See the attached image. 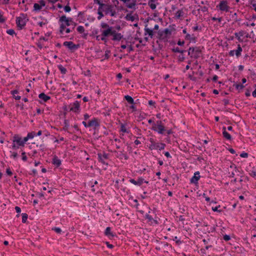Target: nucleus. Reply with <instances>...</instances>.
Instances as JSON below:
<instances>
[{
  "mask_svg": "<svg viewBox=\"0 0 256 256\" xmlns=\"http://www.w3.org/2000/svg\"><path fill=\"white\" fill-rule=\"evenodd\" d=\"M152 130L161 134H164L165 131H166L165 127L161 120H158L156 123H154Z\"/></svg>",
  "mask_w": 256,
  "mask_h": 256,
  "instance_id": "20e7f679",
  "label": "nucleus"
},
{
  "mask_svg": "<svg viewBox=\"0 0 256 256\" xmlns=\"http://www.w3.org/2000/svg\"><path fill=\"white\" fill-rule=\"evenodd\" d=\"M164 32L166 35H168V34L170 35V34H172V31L170 30H169L168 28H167L164 29Z\"/></svg>",
  "mask_w": 256,
  "mask_h": 256,
  "instance_id": "3c124183",
  "label": "nucleus"
},
{
  "mask_svg": "<svg viewBox=\"0 0 256 256\" xmlns=\"http://www.w3.org/2000/svg\"><path fill=\"white\" fill-rule=\"evenodd\" d=\"M235 17V19H234V20L235 22H240V18H238V17H237V14L236 12H235L233 15H232V18H234Z\"/></svg>",
  "mask_w": 256,
  "mask_h": 256,
  "instance_id": "4d7b16f0",
  "label": "nucleus"
},
{
  "mask_svg": "<svg viewBox=\"0 0 256 256\" xmlns=\"http://www.w3.org/2000/svg\"><path fill=\"white\" fill-rule=\"evenodd\" d=\"M39 2H40V5L41 6L42 8V6H45V5H46V2H45V1L44 0H40Z\"/></svg>",
  "mask_w": 256,
  "mask_h": 256,
  "instance_id": "69168bd1",
  "label": "nucleus"
},
{
  "mask_svg": "<svg viewBox=\"0 0 256 256\" xmlns=\"http://www.w3.org/2000/svg\"><path fill=\"white\" fill-rule=\"evenodd\" d=\"M185 60V57L184 54H180L178 57V60L179 62H182Z\"/></svg>",
  "mask_w": 256,
  "mask_h": 256,
  "instance_id": "37998d69",
  "label": "nucleus"
},
{
  "mask_svg": "<svg viewBox=\"0 0 256 256\" xmlns=\"http://www.w3.org/2000/svg\"><path fill=\"white\" fill-rule=\"evenodd\" d=\"M98 14V16L97 18L98 20H100L104 16V14H103V12H97Z\"/></svg>",
  "mask_w": 256,
  "mask_h": 256,
  "instance_id": "09e8293b",
  "label": "nucleus"
},
{
  "mask_svg": "<svg viewBox=\"0 0 256 256\" xmlns=\"http://www.w3.org/2000/svg\"><path fill=\"white\" fill-rule=\"evenodd\" d=\"M12 142L14 143H16L19 146H24V142H22V139L21 137L19 136L18 135H15L12 140Z\"/></svg>",
  "mask_w": 256,
  "mask_h": 256,
  "instance_id": "2eb2a0df",
  "label": "nucleus"
},
{
  "mask_svg": "<svg viewBox=\"0 0 256 256\" xmlns=\"http://www.w3.org/2000/svg\"><path fill=\"white\" fill-rule=\"evenodd\" d=\"M64 45L72 51H74L76 50H77L79 46V44H75L71 41L64 42Z\"/></svg>",
  "mask_w": 256,
  "mask_h": 256,
  "instance_id": "ddd939ff",
  "label": "nucleus"
},
{
  "mask_svg": "<svg viewBox=\"0 0 256 256\" xmlns=\"http://www.w3.org/2000/svg\"><path fill=\"white\" fill-rule=\"evenodd\" d=\"M222 135L228 140H230L232 138L230 134L226 132V128L225 126L222 127Z\"/></svg>",
  "mask_w": 256,
  "mask_h": 256,
  "instance_id": "f3484780",
  "label": "nucleus"
},
{
  "mask_svg": "<svg viewBox=\"0 0 256 256\" xmlns=\"http://www.w3.org/2000/svg\"><path fill=\"white\" fill-rule=\"evenodd\" d=\"M27 136H28L29 139H31L34 138V136H36V134L34 132H29Z\"/></svg>",
  "mask_w": 256,
  "mask_h": 256,
  "instance_id": "a19ab883",
  "label": "nucleus"
},
{
  "mask_svg": "<svg viewBox=\"0 0 256 256\" xmlns=\"http://www.w3.org/2000/svg\"><path fill=\"white\" fill-rule=\"evenodd\" d=\"M212 20H213V21H216V20H218L219 22H220L222 20V18L220 17V18H216V17H212Z\"/></svg>",
  "mask_w": 256,
  "mask_h": 256,
  "instance_id": "bf43d9fd",
  "label": "nucleus"
},
{
  "mask_svg": "<svg viewBox=\"0 0 256 256\" xmlns=\"http://www.w3.org/2000/svg\"><path fill=\"white\" fill-rule=\"evenodd\" d=\"M166 146V144L164 143H156L155 142L152 144H150L149 146V148L151 150H162Z\"/></svg>",
  "mask_w": 256,
  "mask_h": 256,
  "instance_id": "f8f14e48",
  "label": "nucleus"
},
{
  "mask_svg": "<svg viewBox=\"0 0 256 256\" xmlns=\"http://www.w3.org/2000/svg\"><path fill=\"white\" fill-rule=\"evenodd\" d=\"M34 10H36V11L40 10L42 9L41 6H40V4H37V3H35L34 4Z\"/></svg>",
  "mask_w": 256,
  "mask_h": 256,
  "instance_id": "f704fd0d",
  "label": "nucleus"
},
{
  "mask_svg": "<svg viewBox=\"0 0 256 256\" xmlns=\"http://www.w3.org/2000/svg\"><path fill=\"white\" fill-rule=\"evenodd\" d=\"M120 130L122 132H127L126 128L124 124H121Z\"/></svg>",
  "mask_w": 256,
  "mask_h": 256,
  "instance_id": "a18cd8bd",
  "label": "nucleus"
},
{
  "mask_svg": "<svg viewBox=\"0 0 256 256\" xmlns=\"http://www.w3.org/2000/svg\"><path fill=\"white\" fill-rule=\"evenodd\" d=\"M244 32L243 30H240L238 32H235L234 35L237 38L238 40L240 41V36H244Z\"/></svg>",
  "mask_w": 256,
  "mask_h": 256,
  "instance_id": "cd10ccee",
  "label": "nucleus"
},
{
  "mask_svg": "<svg viewBox=\"0 0 256 256\" xmlns=\"http://www.w3.org/2000/svg\"><path fill=\"white\" fill-rule=\"evenodd\" d=\"M27 20L26 15L24 14L16 18V24L20 30H22L24 27Z\"/></svg>",
  "mask_w": 256,
  "mask_h": 256,
  "instance_id": "39448f33",
  "label": "nucleus"
},
{
  "mask_svg": "<svg viewBox=\"0 0 256 256\" xmlns=\"http://www.w3.org/2000/svg\"><path fill=\"white\" fill-rule=\"evenodd\" d=\"M223 239L225 241L227 242V241H228L229 240H230V236L229 235L225 234L223 236Z\"/></svg>",
  "mask_w": 256,
  "mask_h": 256,
  "instance_id": "603ef678",
  "label": "nucleus"
},
{
  "mask_svg": "<svg viewBox=\"0 0 256 256\" xmlns=\"http://www.w3.org/2000/svg\"><path fill=\"white\" fill-rule=\"evenodd\" d=\"M64 10L66 12H70L71 10V8L70 6H64Z\"/></svg>",
  "mask_w": 256,
  "mask_h": 256,
  "instance_id": "052dcab7",
  "label": "nucleus"
},
{
  "mask_svg": "<svg viewBox=\"0 0 256 256\" xmlns=\"http://www.w3.org/2000/svg\"><path fill=\"white\" fill-rule=\"evenodd\" d=\"M130 108L132 110V112H136L137 110L134 104H132V106H130Z\"/></svg>",
  "mask_w": 256,
  "mask_h": 256,
  "instance_id": "338daca9",
  "label": "nucleus"
},
{
  "mask_svg": "<svg viewBox=\"0 0 256 256\" xmlns=\"http://www.w3.org/2000/svg\"><path fill=\"white\" fill-rule=\"evenodd\" d=\"M147 24H146L145 26V28H144V31H145V33H144V35H146V34H148L149 36H150V37L151 38H152L153 36H154V32H153V30L148 28H147Z\"/></svg>",
  "mask_w": 256,
  "mask_h": 256,
  "instance_id": "aec40b11",
  "label": "nucleus"
},
{
  "mask_svg": "<svg viewBox=\"0 0 256 256\" xmlns=\"http://www.w3.org/2000/svg\"><path fill=\"white\" fill-rule=\"evenodd\" d=\"M248 156V154L247 152H242L240 154V156L244 158H247Z\"/></svg>",
  "mask_w": 256,
  "mask_h": 256,
  "instance_id": "8fccbe9b",
  "label": "nucleus"
},
{
  "mask_svg": "<svg viewBox=\"0 0 256 256\" xmlns=\"http://www.w3.org/2000/svg\"><path fill=\"white\" fill-rule=\"evenodd\" d=\"M82 74H84L85 76H90V70H86V72H82Z\"/></svg>",
  "mask_w": 256,
  "mask_h": 256,
  "instance_id": "e2e57ef3",
  "label": "nucleus"
},
{
  "mask_svg": "<svg viewBox=\"0 0 256 256\" xmlns=\"http://www.w3.org/2000/svg\"><path fill=\"white\" fill-rule=\"evenodd\" d=\"M94 2L98 4L99 6H104L106 4L103 3V1L102 0H94Z\"/></svg>",
  "mask_w": 256,
  "mask_h": 256,
  "instance_id": "de8ad7c7",
  "label": "nucleus"
},
{
  "mask_svg": "<svg viewBox=\"0 0 256 256\" xmlns=\"http://www.w3.org/2000/svg\"><path fill=\"white\" fill-rule=\"evenodd\" d=\"M203 48L200 46L190 47L188 50V55L192 58L198 59L200 56Z\"/></svg>",
  "mask_w": 256,
  "mask_h": 256,
  "instance_id": "7ed1b4c3",
  "label": "nucleus"
},
{
  "mask_svg": "<svg viewBox=\"0 0 256 256\" xmlns=\"http://www.w3.org/2000/svg\"><path fill=\"white\" fill-rule=\"evenodd\" d=\"M144 182V178L142 177L138 178L137 180L131 178L130 180V182L133 184L134 185L140 186Z\"/></svg>",
  "mask_w": 256,
  "mask_h": 256,
  "instance_id": "dca6fc26",
  "label": "nucleus"
},
{
  "mask_svg": "<svg viewBox=\"0 0 256 256\" xmlns=\"http://www.w3.org/2000/svg\"><path fill=\"white\" fill-rule=\"evenodd\" d=\"M104 8V14L106 15L110 14L111 16H116V12L113 5L106 4Z\"/></svg>",
  "mask_w": 256,
  "mask_h": 256,
  "instance_id": "423d86ee",
  "label": "nucleus"
},
{
  "mask_svg": "<svg viewBox=\"0 0 256 256\" xmlns=\"http://www.w3.org/2000/svg\"><path fill=\"white\" fill-rule=\"evenodd\" d=\"M220 207V205H219V206H215V207H212V209L214 212H216L220 213V212H222V210H218V208Z\"/></svg>",
  "mask_w": 256,
  "mask_h": 256,
  "instance_id": "4c0bfd02",
  "label": "nucleus"
},
{
  "mask_svg": "<svg viewBox=\"0 0 256 256\" xmlns=\"http://www.w3.org/2000/svg\"><path fill=\"white\" fill-rule=\"evenodd\" d=\"M38 97L40 98L44 102H47L50 98V96L46 95L43 92L40 94L38 96Z\"/></svg>",
  "mask_w": 256,
  "mask_h": 256,
  "instance_id": "4be33fe9",
  "label": "nucleus"
},
{
  "mask_svg": "<svg viewBox=\"0 0 256 256\" xmlns=\"http://www.w3.org/2000/svg\"><path fill=\"white\" fill-rule=\"evenodd\" d=\"M36 154L37 151L36 150H34L32 152L31 154H28V155L31 156H34Z\"/></svg>",
  "mask_w": 256,
  "mask_h": 256,
  "instance_id": "774afa93",
  "label": "nucleus"
},
{
  "mask_svg": "<svg viewBox=\"0 0 256 256\" xmlns=\"http://www.w3.org/2000/svg\"><path fill=\"white\" fill-rule=\"evenodd\" d=\"M184 14V12L182 10H179L176 14V17L177 18H180L181 16H182Z\"/></svg>",
  "mask_w": 256,
  "mask_h": 256,
  "instance_id": "c756f323",
  "label": "nucleus"
},
{
  "mask_svg": "<svg viewBox=\"0 0 256 256\" xmlns=\"http://www.w3.org/2000/svg\"><path fill=\"white\" fill-rule=\"evenodd\" d=\"M198 171L194 172V176L190 178V182L191 184H198L200 176Z\"/></svg>",
  "mask_w": 256,
  "mask_h": 256,
  "instance_id": "4468645a",
  "label": "nucleus"
},
{
  "mask_svg": "<svg viewBox=\"0 0 256 256\" xmlns=\"http://www.w3.org/2000/svg\"><path fill=\"white\" fill-rule=\"evenodd\" d=\"M6 172L8 175L10 176L12 174V170H10V168H6Z\"/></svg>",
  "mask_w": 256,
  "mask_h": 256,
  "instance_id": "680f3d73",
  "label": "nucleus"
},
{
  "mask_svg": "<svg viewBox=\"0 0 256 256\" xmlns=\"http://www.w3.org/2000/svg\"><path fill=\"white\" fill-rule=\"evenodd\" d=\"M22 160L24 161H26L27 160V156L26 155V152H22Z\"/></svg>",
  "mask_w": 256,
  "mask_h": 256,
  "instance_id": "13d9d810",
  "label": "nucleus"
},
{
  "mask_svg": "<svg viewBox=\"0 0 256 256\" xmlns=\"http://www.w3.org/2000/svg\"><path fill=\"white\" fill-rule=\"evenodd\" d=\"M194 74V72H192V74H189L188 75V78H190V80H192V81H196V77H194L193 76V74Z\"/></svg>",
  "mask_w": 256,
  "mask_h": 256,
  "instance_id": "49530a36",
  "label": "nucleus"
},
{
  "mask_svg": "<svg viewBox=\"0 0 256 256\" xmlns=\"http://www.w3.org/2000/svg\"><path fill=\"white\" fill-rule=\"evenodd\" d=\"M106 37L107 36H102V32L101 36L98 35L96 36V40L98 41L101 40L106 43L108 42V39L106 38Z\"/></svg>",
  "mask_w": 256,
  "mask_h": 256,
  "instance_id": "b1692460",
  "label": "nucleus"
},
{
  "mask_svg": "<svg viewBox=\"0 0 256 256\" xmlns=\"http://www.w3.org/2000/svg\"><path fill=\"white\" fill-rule=\"evenodd\" d=\"M105 5L106 4H104V6H99V7L98 9V12H104Z\"/></svg>",
  "mask_w": 256,
  "mask_h": 256,
  "instance_id": "58836bf2",
  "label": "nucleus"
},
{
  "mask_svg": "<svg viewBox=\"0 0 256 256\" xmlns=\"http://www.w3.org/2000/svg\"><path fill=\"white\" fill-rule=\"evenodd\" d=\"M82 124L85 128H92L96 130L100 127V120L98 118H92V119H88L86 121H83Z\"/></svg>",
  "mask_w": 256,
  "mask_h": 256,
  "instance_id": "f03ea898",
  "label": "nucleus"
},
{
  "mask_svg": "<svg viewBox=\"0 0 256 256\" xmlns=\"http://www.w3.org/2000/svg\"><path fill=\"white\" fill-rule=\"evenodd\" d=\"M108 154H106L104 152H100L98 154V158L99 162H102V164L106 166L108 165V163L106 162V160L108 158Z\"/></svg>",
  "mask_w": 256,
  "mask_h": 256,
  "instance_id": "0eeeda50",
  "label": "nucleus"
},
{
  "mask_svg": "<svg viewBox=\"0 0 256 256\" xmlns=\"http://www.w3.org/2000/svg\"><path fill=\"white\" fill-rule=\"evenodd\" d=\"M60 22L62 24H64V26L66 27V26H70L71 24L73 25L72 21L71 18H66V16H62L60 18Z\"/></svg>",
  "mask_w": 256,
  "mask_h": 256,
  "instance_id": "9d476101",
  "label": "nucleus"
},
{
  "mask_svg": "<svg viewBox=\"0 0 256 256\" xmlns=\"http://www.w3.org/2000/svg\"><path fill=\"white\" fill-rule=\"evenodd\" d=\"M249 174L253 178H255L256 176V170L254 168H252V170L250 171Z\"/></svg>",
  "mask_w": 256,
  "mask_h": 256,
  "instance_id": "e433bc0d",
  "label": "nucleus"
},
{
  "mask_svg": "<svg viewBox=\"0 0 256 256\" xmlns=\"http://www.w3.org/2000/svg\"><path fill=\"white\" fill-rule=\"evenodd\" d=\"M89 158L88 155L86 151L81 150V161L84 162L86 160H88Z\"/></svg>",
  "mask_w": 256,
  "mask_h": 256,
  "instance_id": "412c9836",
  "label": "nucleus"
},
{
  "mask_svg": "<svg viewBox=\"0 0 256 256\" xmlns=\"http://www.w3.org/2000/svg\"><path fill=\"white\" fill-rule=\"evenodd\" d=\"M104 234L108 236L114 237L116 234L111 232V228L110 227H107L104 231Z\"/></svg>",
  "mask_w": 256,
  "mask_h": 256,
  "instance_id": "6ab92c4d",
  "label": "nucleus"
},
{
  "mask_svg": "<svg viewBox=\"0 0 256 256\" xmlns=\"http://www.w3.org/2000/svg\"><path fill=\"white\" fill-rule=\"evenodd\" d=\"M234 86L236 88V90H242L244 86L242 84H234Z\"/></svg>",
  "mask_w": 256,
  "mask_h": 256,
  "instance_id": "7c9ffc66",
  "label": "nucleus"
},
{
  "mask_svg": "<svg viewBox=\"0 0 256 256\" xmlns=\"http://www.w3.org/2000/svg\"><path fill=\"white\" fill-rule=\"evenodd\" d=\"M70 111L74 112H78L80 108V103L78 101H75L74 102L70 104L68 106Z\"/></svg>",
  "mask_w": 256,
  "mask_h": 256,
  "instance_id": "9b49d317",
  "label": "nucleus"
},
{
  "mask_svg": "<svg viewBox=\"0 0 256 256\" xmlns=\"http://www.w3.org/2000/svg\"><path fill=\"white\" fill-rule=\"evenodd\" d=\"M242 49L240 46V44H238V48L236 50H235V54L237 58L240 57L241 56L242 52Z\"/></svg>",
  "mask_w": 256,
  "mask_h": 256,
  "instance_id": "5701e85b",
  "label": "nucleus"
},
{
  "mask_svg": "<svg viewBox=\"0 0 256 256\" xmlns=\"http://www.w3.org/2000/svg\"><path fill=\"white\" fill-rule=\"evenodd\" d=\"M172 50L174 52H180V48L178 47H176L172 48Z\"/></svg>",
  "mask_w": 256,
  "mask_h": 256,
  "instance_id": "5fc2aeb1",
  "label": "nucleus"
},
{
  "mask_svg": "<svg viewBox=\"0 0 256 256\" xmlns=\"http://www.w3.org/2000/svg\"><path fill=\"white\" fill-rule=\"evenodd\" d=\"M125 19L127 20H130L131 22H134L136 20V18L134 16H132L131 14H128L125 16Z\"/></svg>",
  "mask_w": 256,
  "mask_h": 256,
  "instance_id": "a878e982",
  "label": "nucleus"
},
{
  "mask_svg": "<svg viewBox=\"0 0 256 256\" xmlns=\"http://www.w3.org/2000/svg\"><path fill=\"white\" fill-rule=\"evenodd\" d=\"M185 39L190 40V41L196 42V38L195 36H192L190 34H187L185 36Z\"/></svg>",
  "mask_w": 256,
  "mask_h": 256,
  "instance_id": "bb28decb",
  "label": "nucleus"
},
{
  "mask_svg": "<svg viewBox=\"0 0 256 256\" xmlns=\"http://www.w3.org/2000/svg\"><path fill=\"white\" fill-rule=\"evenodd\" d=\"M216 8H218L221 11L226 12H229L230 8L226 0L220 1L219 4L216 6Z\"/></svg>",
  "mask_w": 256,
  "mask_h": 256,
  "instance_id": "6e6552de",
  "label": "nucleus"
},
{
  "mask_svg": "<svg viewBox=\"0 0 256 256\" xmlns=\"http://www.w3.org/2000/svg\"><path fill=\"white\" fill-rule=\"evenodd\" d=\"M136 4V0H132V3L128 4L126 5V6L129 8H132L134 7Z\"/></svg>",
  "mask_w": 256,
  "mask_h": 256,
  "instance_id": "72a5a7b5",
  "label": "nucleus"
},
{
  "mask_svg": "<svg viewBox=\"0 0 256 256\" xmlns=\"http://www.w3.org/2000/svg\"><path fill=\"white\" fill-rule=\"evenodd\" d=\"M149 211L148 213H146L144 216L146 219L148 220V222L150 223V224H158V222L157 220L153 218L152 216L150 215V213L151 212L152 209L150 207H148Z\"/></svg>",
  "mask_w": 256,
  "mask_h": 256,
  "instance_id": "1a4fd4ad",
  "label": "nucleus"
},
{
  "mask_svg": "<svg viewBox=\"0 0 256 256\" xmlns=\"http://www.w3.org/2000/svg\"><path fill=\"white\" fill-rule=\"evenodd\" d=\"M124 99L130 104H134V100L133 98L128 95L124 96Z\"/></svg>",
  "mask_w": 256,
  "mask_h": 256,
  "instance_id": "393cba45",
  "label": "nucleus"
},
{
  "mask_svg": "<svg viewBox=\"0 0 256 256\" xmlns=\"http://www.w3.org/2000/svg\"><path fill=\"white\" fill-rule=\"evenodd\" d=\"M11 92H12V94L14 96L16 100H19L20 99V98H21L20 96H15V94H18V91L17 90H12Z\"/></svg>",
  "mask_w": 256,
  "mask_h": 256,
  "instance_id": "2f4dec72",
  "label": "nucleus"
},
{
  "mask_svg": "<svg viewBox=\"0 0 256 256\" xmlns=\"http://www.w3.org/2000/svg\"><path fill=\"white\" fill-rule=\"evenodd\" d=\"M58 68L62 74H66L67 72L66 69L62 65H58Z\"/></svg>",
  "mask_w": 256,
  "mask_h": 256,
  "instance_id": "c85d7f7f",
  "label": "nucleus"
},
{
  "mask_svg": "<svg viewBox=\"0 0 256 256\" xmlns=\"http://www.w3.org/2000/svg\"><path fill=\"white\" fill-rule=\"evenodd\" d=\"M256 0H250V4L252 5V6H256Z\"/></svg>",
  "mask_w": 256,
  "mask_h": 256,
  "instance_id": "0e129e2a",
  "label": "nucleus"
},
{
  "mask_svg": "<svg viewBox=\"0 0 256 256\" xmlns=\"http://www.w3.org/2000/svg\"><path fill=\"white\" fill-rule=\"evenodd\" d=\"M5 21V18H4L2 14L0 13V23H4Z\"/></svg>",
  "mask_w": 256,
  "mask_h": 256,
  "instance_id": "6e6d98bb",
  "label": "nucleus"
},
{
  "mask_svg": "<svg viewBox=\"0 0 256 256\" xmlns=\"http://www.w3.org/2000/svg\"><path fill=\"white\" fill-rule=\"evenodd\" d=\"M66 28V27L64 26V24H60V33L62 34H63Z\"/></svg>",
  "mask_w": 256,
  "mask_h": 256,
  "instance_id": "ea45409f",
  "label": "nucleus"
},
{
  "mask_svg": "<svg viewBox=\"0 0 256 256\" xmlns=\"http://www.w3.org/2000/svg\"><path fill=\"white\" fill-rule=\"evenodd\" d=\"M154 2H148V5L150 8L152 10H154L156 8V4H154Z\"/></svg>",
  "mask_w": 256,
  "mask_h": 256,
  "instance_id": "c9c22d12",
  "label": "nucleus"
},
{
  "mask_svg": "<svg viewBox=\"0 0 256 256\" xmlns=\"http://www.w3.org/2000/svg\"><path fill=\"white\" fill-rule=\"evenodd\" d=\"M100 26L104 30H102V36H112V40L113 41H120L123 38V35L120 33L114 30L112 26H110L106 22H102Z\"/></svg>",
  "mask_w": 256,
  "mask_h": 256,
  "instance_id": "f257e3e1",
  "label": "nucleus"
},
{
  "mask_svg": "<svg viewBox=\"0 0 256 256\" xmlns=\"http://www.w3.org/2000/svg\"><path fill=\"white\" fill-rule=\"evenodd\" d=\"M52 163L56 166L58 167L61 164V160L56 156H54L52 158Z\"/></svg>",
  "mask_w": 256,
  "mask_h": 256,
  "instance_id": "a211bd4d",
  "label": "nucleus"
},
{
  "mask_svg": "<svg viewBox=\"0 0 256 256\" xmlns=\"http://www.w3.org/2000/svg\"><path fill=\"white\" fill-rule=\"evenodd\" d=\"M90 116H91L89 115L88 114H84V121H86L90 119Z\"/></svg>",
  "mask_w": 256,
  "mask_h": 256,
  "instance_id": "864d4df0",
  "label": "nucleus"
},
{
  "mask_svg": "<svg viewBox=\"0 0 256 256\" xmlns=\"http://www.w3.org/2000/svg\"><path fill=\"white\" fill-rule=\"evenodd\" d=\"M22 222L23 223H26L28 218V215L26 213H22Z\"/></svg>",
  "mask_w": 256,
  "mask_h": 256,
  "instance_id": "473e14b6",
  "label": "nucleus"
},
{
  "mask_svg": "<svg viewBox=\"0 0 256 256\" xmlns=\"http://www.w3.org/2000/svg\"><path fill=\"white\" fill-rule=\"evenodd\" d=\"M6 33L12 36L15 34V32L13 29H9L6 30Z\"/></svg>",
  "mask_w": 256,
  "mask_h": 256,
  "instance_id": "c03bdc74",
  "label": "nucleus"
},
{
  "mask_svg": "<svg viewBox=\"0 0 256 256\" xmlns=\"http://www.w3.org/2000/svg\"><path fill=\"white\" fill-rule=\"evenodd\" d=\"M52 230H54L57 234H60L62 230L60 228L54 227L52 228Z\"/></svg>",
  "mask_w": 256,
  "mask_h": 256,
  "instance_id": "79ce46f5",
  "label": "nucleus"
}]
</instances>
